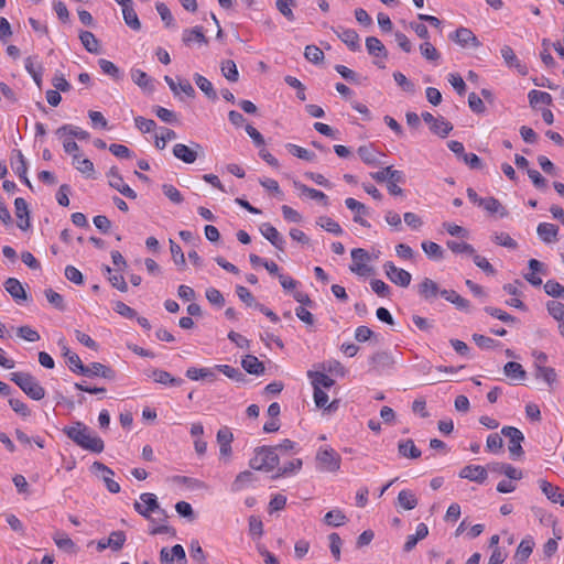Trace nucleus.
<instances>
[{
    "label": "nucleus",
    "instance_id": "19",
    "mask_svg": "<svg viewBox=\"0 0 564 564\" xmlns=\"http://www.w3.org/2000/svg\"><path fill=\"white\" fill-rule=\"evenodd\" d=\"M487 469L480 465H467L459 471V477L482 484L487 479Z\"/></svg>",
    "mask_w": 564,
    "mask_h": 564
},
{
    "label": "nucleus",
    "instance_id": "47",
    "mask_svg": "<svg viewBox=\"0 0 564 564\" xmlns=\"http://www.w3.org/2000/svg\"><path fill=\"white\" fill-rule=\"evenodd\" d=\"M98 65L104 74L110 76L115 80H120L123 77V73L119 69L118 66H116L112 62L100 58L98 61Z\"/></svg>",
    "mask_w": 564,
    "mask_h": 564
},
{
    "label": "nucleus",
    "instance_id": "57",
    "mask_svg": "<svg viewBox=\"0 0 564 564\" xmlns=\"http://www.w3.org/2000/svg\"><path fill=\"white\" fill-rule=\"evenodd\" d=\"M316 224L335 236H340L344 232L340 225L328 216L319 217Z\"/></svg>",
    "mask_w": 564,
    "mask_h": 564
},
{
    "label": "nucleus",
    "instance_id": "41",
    "mask_svg": "<svg viewBox=\"0 0 564 564\" xmlns=\"http://www.w3.org/2000/svg\"><path fill=\"white\" fill-rule=\"evenodd\" d=\"M529 269L532 271L531 273H527L523 278L533 286H540L542 284V279L535 275V272H541L543 269V263L536 259L529 260Z\"/></svg>",
    "mask_w": 564,
    "mask_h": 564
},
{
    "label": "nucleus",
    "instance_id": "62",
    "mask_svg": "<svg viewBox=\"0 0 564 564\" xmlns=\"http://www.w3.org/2000/svg\"><path fill=\"white\" fill-rule=\"evenodd\" d=\"M491 240L496 245L502 246V247H506L509 249H517V247H518L517 241L513 238H511L510 235L507 232H495L491 236Z\"/></svg>",
    "mask_w": 564,
    "mask_h": 564
},
{
    "label": "nucleus",
    "instance_id": "32",
    "mask_svg": "<svg viewBox=\"0 0 564 564\" xmlns=\"http://www.w3.org/2000/svg\"><path fill=\"white\" fill-rule=\"evenodd\" d=\"M193 78H194V82L197 85V87L205 94V96L208 99H210L213 101L217 99V93L214 89V86L209 79H207L205 76H203L198 73H195Z\"/></svg>",
    "mask_w": 564,
    "mask_h": 564
},
{
    "label": "nucleus",
    "instance_id": "14",
    "mask_svg": "<svg viewBox=\"0 0 564 564\" xmlns=\"http://www.w3.org/2000/svg\"><path fill=\"white\" fill-rule=\"evenodd\" d=\"M77 373L86 377H101L108 380H115L116 378V371L101 362H91L88 366L83 364V370Z\"/></svg>",
    "mask_w": 564,
    "mask_h": 564
},
{
    "label": "nucleus",
    "instance_id": "50",
    "mask_svg": "<svg viewBox=\"0 0 564 564\" xmlns=\"http://www.w3.org/2000/svg\"><path fill=\"white\" fill-rule=\"evenodd\" d=\"M66 133L69 134L72 138H77L79 140H87L89 138V133L87 131L80 129L79 127H74L70 124H64L56 130V134L59 137Z\"/></svg>",
    "mask_w": 564,
    "mask_h": 564
},
{
    "label": "nucleus",
    "instance_id": "28",
    "mask_svg": "<svg viewBox=\"0 0 564 564\" xmlns=\"http://www.w3.org/2000/svg\"><path fill=\"white\" fill-rule=\"evenodd\" d=\"M398 453L400 456L411 459L420 458L422 455L421 451L415 446L414 442L410 438L399 442Z\"/></svg>",
    "mask_w": 564,
    "mask_h": 564
},
{
    "label": "nucleus",
    "instance_id": "46",
    "mask_svg": "<svg viewBox=\"0 0 564 564\" xmlns=\"http://www.w3.org/2000/svg\"><path fill=\"white\" fill-rule=\"evenodd\" d=\"M223 76L229 82L236 83L239 79V72L236 63L232 59H225L220 64Z\"/></svg>",
    "mask_w": 564,
    "mask_h": 564
},
{
    "label": "nucleus",
    "instance_id": "29",
    "mask_svg": "<svg viewBox=\"0 0 564 564\" xmlns=\"http://www.w3.org/2000/svg\"><path fill=\"white\" fill-rule=\"evenodd\" d=\"M6 291L15 300H26V292L22 286L21 282L15 278H9L4 282Z\"/></svg>",
    "mask_w": 564,
    "mask_h": 564
},
{
    "label": "nucleus",
    "instance_id": "27",
    "mask_svg": "<svg viewBox=\"0 0 564 564\" xmlns=\"http://www.w3.org/2000/svg\"><path fill=\"white\" fill-rule=\"evenodd\" d=\"M242 368L250 375L260 376L265 371V367L262 361H260L253 355H247L241 360Z\"/></svg>",
    "mask_w": 564,
    "mask_h": 564
},
{
    "label": "nucleus",
    "instance_id": "10",
    "mask_svg": "<svg viewBox=\"0 0 564 564\" xmlns=\"http://www.w3.org/2000/svg\"><path fill=\"white\" fill-rule=\"evenodd\" d=\"M449 39L462 47H474L478 48L481 46L478 37L473 31L465 26H459L453 33L449 34Z\"/></svg>",
    "mask_w": 564,
    "mask_h": 564
},
{
    "label": "nucleus",
    "instance_id": "7",
    "mask_svg": "<svg viewBox=\"0 0 564 564\" xmlns=\"http://www.w3.org/2000/svg\"><path fill=\"white\" fill-rule=\"evenodd\" d=\"M352 263L349 269L351 272L366 276L372 273L373 269L366 264L370 260L369 253L362 248H356L351 250Z\"/></svg>",
    "mask_w": 564,
    "mask_h": 564
},
{
    "label": "nucleus",
    "instance_id": "42",
    "mask_svg": "<svg viewBox=\"0 0 564 564\" xmlns=\"http://www.w3.org/2000/svg\"><path fill=\"white\" fill-rule=\"evenodd\" d=\"M369 362L375 369L386 368L393 364V358L388 351H377L370 356Z\"/></svg>",
    "mask_w": 564,
    "mask_h": 564
},
{
    "label": "nucleus",
    "instance_id": "16",
    "mask_svg": "<svg viewBox=\"0 0 564 564\" xmlns=\"http://www.w3.org/2000/svg\"><path fill=\"white\" fill-rule=\"evenodd\" d=\"M91 469L95 473H101L102 480L106 488L111 494H118L120 491V485L111 477L115 475L113 470L100 462H94Z\"/></svg>",
    "mask_w": 564,
    "mask_h": 564
},
{
    "label": "nucleus",
    "instance_id": "49",
    "mask_svg": "<svg viewBox=\"0 0 564 564\" xmlns=\"http://www.w3.org/2000/svg\"><path fill=\"white\" fill-rule=\"evenodd\" d=\"M303 466V462L301 458H294L291 462L286 463L283 467L279 468L276 474L273 476L274 479L283 477V476H290L293 474H296L299 470H301Z\"/></svg>",
    "mask_w": 564,
    "mask_h": 564
},
{
    "label": "nucleus",
    "instance_id": "53",
    "mask_svg": "<svg viewBox=\"0 0 564 564\" xmlns=\"http://www.w3.org/2000/svg\"><path fill=\"white\" fill-rule=\"evenodd\" d=\"M534 376L536 379H541L546 382L549 386H552L557 380V375L554 368L552 367H535Z\"/></svg>",
    "mask_w": 564,
    "mask_h": 564
},
{
    "label": "nucleus",
    "instance_id": "45",
    "mask_svg": "<svg viewBox=\"0 0 564 564\" xmlns=\"http://www.w3.org/2000/svg\"><path fill=\"white\" fill-rule=\"evenodd\" d=\"M323 521L328 527H340L347 522V517L340 509H334L325 514Z\"/></svg>",
    "mask_w": 564,
    "mask_h": 564
},
{
    "label": "nucleus",
    "instance_id": "23",
    "mask_svg": "<svg viewBox=\"0 0 564 564\" xmlns=\"http://www.w3.org/2000/svg\"><path fill=\"white\" fill-rule=\"evenodd\" d=\"M234 434L225 426L217 432V443L219 444L220 456H229L231 454V443Z\"/></svg>",
    "mask_w": 564,
    "mask_h": 564
},
{
    "label": "nucleus",
    "instance_id": "6",
    "mask_svg": "<svg viewBox=\"0 0 564 564\" xmlns=\"http://www.w3.org/2000/svg\"><path fill=\"white\" fill-rule=\"evenodd\" d=\"M501 434L509 438V452L512 458L521 457L524 452L521 446V443L524 440L523 433L513 426H503L501 429Z\"/></svg>",
    "mask_w": 564,
    "mask_h": 564
},
{
    "label": "nucleus",
    "instance_id": "12",
    "mask_svg": "<svg viewBox=\"0 0 564 564\" xmlns=\"http://www.w3.org/2000/svg\"><path fill=\"white\" fill-rule=\"evenodd\" d=\"M421 117L430 124L431 131L442 138H445L453 129L451 122L446 121L443 117L435 118L429 111L422 112Z\"/></svg>",
    "mask_w": 564,
    "mask_h": 564
},
{
    "label": "nucleus",
    "instance_id": "11",
    "mask_svg": "<svg viewBox=\"0 0 564 564\" xmlns=\"http://www.w3.org/2000/svg\"><path fill=\"white\" fill-rule=\"evenodd\" d=\"M416 291L420 297L427 303H433L437 296L442 295L443 292L440 285L430 278H424L416 285Z\"/></svg>",
    "mask_w": 564,
    "mask_h": 564
},
{
    "label": "nucleus",
    "instance_id": "48",
    "mask_svg": "<svg viewBox=\"0 0 564 564\" xmlns=\"http://www.w3.org/2000/svg\"><path fill=\"white\" fill-rule=\"evenodd\" d=\"M398 503L404 510H412L417 506V499L411 490H401L398 495Z\"/></svg>",
    "mask_w": 564,
    "mask_h": 564
},
{
    "label": "nucleus",
    "instance_id": "56",
    "mask_svg": "<svg viewBox=\"0 0 564 564\" xmlns=\"http://www.w3.org/2000/svg\"><path fill=\"white\" fill-rule=\"evenodd\" d=\"M131 78H132L133 83L137 84L142 89H147V88L152 89L153 88L152 78L145 72H143L139 68H133L131 70Z\"/></svg>",
    "mask_w": 564,
    "mask_h": 564
},
{
    "label": "nucleus",
    "instance_id": "30",
    "mask_svg": "<svg viewBox=\"0 0 564 564\" xmlns=\"http://www.w3.org/2000/svg\"><path fill=\"white\" fill-rule=\"evenodd\" d=\"M500 53H501V56H502L505 63L509 67H516L519 70V73L522 75L527 74L525 66L520 64L517 55L514 54L513 50L509 45H503L501 47Z\"/></svg>",
    "mask_w": 564,
    "mask_h": 564
},
{
    "label": "nucleus",
    "instance_id": "9",
    "mask_svg": "<svg viewBox=\"0 0 564 564\" xmlns=\"http://www.w3.org/2000/svg\"><path fill=\"white\" fill-rule=\"evenodd\" d=\"M383 269L388 279L395 285L401 288L410 285L412 276L406 270L395 267L392 261H387L383 264Z\"/></svg>",
    "mask_w": 564,
    "mask_h": 564
},
{
    "label": "nucleus",
    "instance_id": "61",
    "mask_svg": "<svg viewBox=\"0 0 564 564\" xmlns=\"http://www.w3.org/2000/svg\"><path fill=\"white\" fill-rule=\"evenodd\" d=\"M446 246L452 252H454L456 254L466 253L468 256H474L476 252L475 248L467 242H458V241H454V240H448L446 242Z\"/></svg>",
    "mask_w": 564,
    "mask_h": 564
},
{
    "label": "nucleus",
    "instance_id": "58",
    "mask_svg": "<svg viewBox=\"0 0 564 564\" xmlns=\"http://www.w3.org/2000/svg\"><path fill=\"white\" fill-rule=\"evenodd\" d=\"M420 52L421 55L429 62H438L441 58V53L430 41H424L420 44Z\"/></svg>",
    "mask_w": 564,
    "mask_h": 564
},
{
    "label": "nucleus",
    "instance_id": "4",
    "mask_svg": "<svg viewBox=\"0 0 564 564\" xmlns=\"http://www.w3.org/2000/svg\"><path fill=\"white\" fill-rule=\"evenodd\" d=\"M280 459L275 448L260 446L254 449V456L249 460V466L254 470L271 471L279 466Z\"/></svg>",
    "mask_w": 564,
    "mask_h": 564
},
{
    "label": "nucleus",
    "instance_id": "59",
    "mask_svg": "<svg viewBox=\"0 0 564 564\" xmlns=\"http://www.w3.org/2000/svg\"><path fill=\"white\" fill-rule=\"evenodd\" d=\"M422 249L425 254L434 260H441L444 258V250L440 245L433 241H423Z\"/></svg>",
    "mask_w": 564,
    "mask_h": 564
},
{
    "label": "nucleus",
    "instance_id": "38",
    "mask_svg": "<svg viewBox=\"0 0 564 564\" xmlns=\"http://www.w3.org/2000/svg\"><path fill=\"white\" fill-rule=\"evenodd\" d=\"M254 481V475L250 470L239 473L231 484V491L238 492Z\"/></svg>",
    "mask_w": 564,
    "mask_h": 564
},
{
    "label": "nucleus",
    "instance_id": "52",
    "mask_svg": "<svg viewBox=\"0 0 564 564\" xmlns=\"http://www.w3.org/2000/svg\"><path fill=\"white\" fill-rule=\"evenodd\" d=\"M529 102L531 107H536L538 104H544L546 106L552 105V96L549 93L541 90H531L528 94Z\"/></svg>",
    "mask_w": 564,
    "mask_h": 564
},
{
    "label": "nucleus",
    "instance_id": "26",
    "mask_svg": "<svg viewBox=\"0 0 564 564\" xmlns=\"http://www.w3.org/2000/svg\"><path fill=\"white\" fill-rule=\"evenodd\" d=\"M185 376L189 380H208V381H215L216 380V373L214 368H196V367H189Z\"/></svg>",
    "mask_w": 564,
    "mask_h": 564
},
{
    "label": "nucleus",
    "instance_id": "1",
    "mask_svg": "<svg viewBox=\"0 0 564 564\" xmlns=\"http://www.w3.org/2000/svg\"><path fill=\"white\" fill-rule=\"evenodd\" d=\"M63 432L76 445L91 453H101L105 448L104 441L90 427L79 421L72 426H65Z\"/></svg>",
    "mask_w": 564,
    "mask_h": 564
},
{
    "label": "nucleus",
    "instance_id": "43",
    "mask_svg": "<svg viewBox=\"0 0 564 564\" xmlns=\"http://www.w3.org/2000/svg\"><path fill=\"white\" fill-rule=\"evenodd\" d=\"M17 165L14 166V171L18 174L19 178L32 189V184L30 180L28 178V165L24 155L20 150H17Z\"/></svg>",
    "mask_w": 564,
    "mask_h": 564
},
{
    "label": "nucleus",
    "instance_id": "36",
    "mask_svg": "<svg viewBox=\"0 0 564 564\" xmlns=\"http://www.w3.org/2000/svg\"><path fill=\"white\" fill-rule=\"evenodd\" d=\"M366 47L370 55L377 57L382 56L384 58L388 56L387 48L384 47L382 42L376 36H368L366 39Z\"/></svg>",
    "mask_w": 564,
    "mask_h": 564
},
{
    "label": "nucleus",
    "instance_id": "18",
    "mask_svg": "<svg viewBox=\"0 0 564 564\" xmlns=\"http://www.w3.org/2000/svg\"><path fill=\"white\" fill-rule=\"evenodd\" d=\"M14 208L18 218L17 226L21 230H26L30 227V212L26 200L22 197L15 198Z\"/></svg>",
    "mask_w": 564,
    "mask_h": 564
},
{
    "label": "nucleus",
    "instance_id": "3",
    "mask_svg": "<svg viewBox=\"0 0 564 564\" xmlns=\"http://www.w3.org/2000/svg\"><path fill=\"white\" fill-rule=\"evenodd\" d=\"M10 380L13 381L32 400L40 401L45 397V389L30 372H12L10 375Z\"/></svg>",
    "mask_w": 564,
    "mask_h": 564
},
{
    "label": "nucleus",
    "instance_id": "22",
    "mask_svg": "<svg viewBox=\"0 0 564 564\" xmlns=\"http://www.w3.org/2000/svg\"><path fill=\"white\" fill-rule=\"evenodd\" d=\"M149 377H151L154 382L163 386L180 387L184 382L182 378L173 377L170 372L162 369H153Z\"/></svg>",
    "mask_w": 564,
    "mask_h": 564
},
{
    "label": "nucleus",
    "instance_id": "2",
    "mask_svg": "<svg viewBox=\"0 0 564 564\" xmlns=\"http://www.w3.org/2000/svg\"><path fill=\"white\" fill-rule=\"evenodd\" d=\"M140 500L135 501L133 507L134 510L145 519L150 520L152 523L156 521L164 522L167 518V514L164 509H161L158 502V498L154 494L144 492L140 495Z\"/></svg>",
    "mask_w": 564,
    "mask_h": 564
},
{
    "label": "nucleus",
    "instance_id": "54",
    "mask_svg": "<svg viewBox=\"0 0 564 564\" xmlns=\"http://www.w3.org/2000/svg\"><path fill=\"white\" fill-rule=\"evenodd\" d=\"M214 369L218 370L229 379L235 380L237 382L246 381V376L238 368H234L229 365H216Z\"/></svg>",
    "mask_w": 564,
    "mask_h": 564
},
{
    "label": "nucleus",
    "instance_id": "39",
    "mask_svg": "<svg viewBox=\"0 0 564 564\" xmlns=\"http://www.w3.org/2000/svg\"><path fill=\"white\" fill-rule=\"evenodd\" d=\"M53 540L58 549L69 553L76 552L75 543L65 532L56 531L53 535Z\"/></svg>",
    "mask_w": 564,
    "mask_h": 564
},
{
    "label": "nucleus",
    "instance_id": "20",
    "mask_svg": "<svg viewBox=\"0 0 564 564\" xmlns=\"http://www.w3.org/2000/svg\"><path fill=\"white\" fill-rule=\"evenodd\" d=\"M539 486L550 501L553 503H560L564 507V492L561 491L558 486H555L545 479H540Z\"/></svg>",
    "mask_w": 564,
    "mask_h": 564
},
{
    "label": "nucleus",
    "instance_id": "34",
    "mask_svg": "<svg viewBox=\"0 0 564 564\" xmlns=\"http://www.w3.org/2000/svg\"><path fill=\"white\" fill-rule=\"evenodd\" d=\"M79 39L84 47L94 54H98L100 52V43L99 40L95 36L94 33L89 31H82L79 33Z\"/></svg>",
    "mask_w": 564,
    "mask_h": 564
},
{
    "label": "nucleus",
    "instance_id": "33",
    "mask_svg": "<svg viewBox=\"0 0 564 564\" xmlns=\"http://www.w3.org/2000/svg\"><path fill=\"white\" fill-rule=\"evenodd\" d=\"M307 376L308 378L312 379V384H313V388L316 389H322V388H325V389H329L332 388L334 384H335V380L332 379L330 377H328L327 375H325L324 372H321V371H312L310 370L307 372Z\"/></svg>",
    "mask_w": 564,
    "mask_h": 564
},
{
    "label": "nucleus",
    "instance_id": "60",
    "mask_svg": "<svg viewBox=\"0 0 564 564\" xmlns=\"http://www.w3.org/2000/svg\"><path fill=\"white\" fill-rule=\"evenodd\" d=\"M122 14H123V20L128 26H130L132 30H135V31L141 29V23L139 21V18H138L132 4H130L126 8H122Z\"/></svg>",
    "mask_w": 564,
    "mask_h": 564
},
{
    "label": "nucleus",
    "instance_id": "35",
    "mask_svg": "<svg viewBox=\"0 0 564 564\" xmlns=\"http://www.w3.org/2000/svg\"><path fill=\"white\" fill-rule=\"evenodd\" d=\"M480 207H482L489 214H499L500 217L508 216L507 209L495 197L484 198V200L480 202Z\"/></svg>",
    "mask_w": 564,
    "mask_h": 564
},
{
    "label": "nucleus",
    "instance_id": "13",
    "mask_svg": "<svg viewBox=\"0 0 564 564\" xmlns=\"http://www.w3.org/2000/svg\"><path fill=\"white\" fill-rule=\"evenodd\" d=\"M107 176L109 178V185L117 189L119 193H121L123 196L130 199L137 198V193L124 183L121 174L116 167H111L109 172L107 173Z\"/></svg>",
    "mask_w": 564,
    "mask_h": 564
},
{
    "label": "nucleus",
    "instance_id": "51",
    "mask_svg": "<svg viewBox=\"0 0 564 564\" xmlns=\"http://www.w3.org/2000/svg\"><path fill=\"white\" fill-rule=\"evenodd\" d=\"M285 148L288 149V151L292 155H294V156H296V158H299L301 160H304V161H307V162H313L316 159V155H315L314 152L308 151L307 149L302 148V147H300L297 144L288 143L285 145Z\"/></svg>",
    "mask_w": 564,
    "mask_h": 564
},
{
    "label": "nucleus",
    "instance_id": "25",
    "mask_svg": "<svg viewBox=\"0 0 564 564\" xmlns=\"http://www.w3.org/2000/svg\"><path fill=\"white\" fill-rule=\"evenodd\" d=\"M539 238L545 243H552L557 240L558 227L551 223H541L536 228Z\"/></svg>",
    "mask_w": 564,
    "mask_h": 564
},
{
    "label": "nucleus",
    "instance_id": "17",
    "mask_svg": "<svg viewBox=\"0 0 564 564\" xmlns=\"http://www.w3.org/2000/svg\"><path fill=\"white\" fill-rule=\"evenodd\" d=\"M333 32L348 46L352 52L360 50V39L358 33L352 29L341 26L332 28Z\"/></svg>",
    "mask_w": 564,
    "mask_h": 564
},
{
    "label": "nucleus",
    "instance_id": "31",
    "mask_svg": "<svg viewBox=\"0 0 564 564\" xmlns=\"http://www.w3.org/2000/svg\"><path fill=\"white\" fill-rule=\"evenodd\" d=\"M182 40L185 45H191L192 42H197L199 44H207V39L204 34L202 26H195L193 29L184 30Z\"/></svg>",
    "mask_w": 564,
    "mask_h": 564
},
{
    "label": "nucleus",
    "instance_id": "15",
    "mask_svg": "<svg viewBox=\"0 0 564 564\" xmlns=\"http://www.w3.org/2000/svg\"><path fill=\"white\" fill-rule=\"evenodd\" d=\"M260 232L262 236L271 242V245L279 250L280 252H284L285 250V239L278 231V229L272 226L270 223H263L260 226Z\"/></svg>",
    "mask_w": 564,
    "mask_h": 564
},
{
    "label": "nucleus",
    "instance_id": "63",
    "mask_svg": "<svg viewBox=\"0 0 564 564\" xmlns=\"http://www.w3.org/2000/svg\"><path fill=\"white\" fill-rule=\"evenodd\" d=\"M549 314L560 323L564 322V304L558 301H549L546 303Z\"/></svg>",
    "mask_w": 564,
    "mask_h": 564
},
{
    "label": "nucleus",
    "instance_id": "44",
    "mask_svg": "<svg viewBox=\"0 0 564 564\" xmlns=\"http://www.w3.org/2000/svg\"><path fill=\"white\" fill-rule=\"evenodd\" d=\"M503 372L507 377L513 380H523L527 377V372L523 367L516 361H509L503 367Z\"/></svg>",
    "mask_w": 564,
    "mask_h": 564
},
{
    "label": "nucleus",
    "instance_id": "21",
    "mask_svg": "<svg viewBox=\"0 0 564 564\" xmlns=\"http://www.w3.org/2000/svg\"><path fill=\"white\" fill-rule=\"evenodd\" d=\"M345 205L348 209H350L351 212H355V216H354L355 223H357L360 226L366 227V228L370 227V224L365 218H362V215L368 214V209L362 203L358 202L357 199H355L352 197H348L345 199Z\"/></svg>",
    "mask_w": 564,
    "mask_h": 564
},
{
    "label": "nucleus",
    "instance_id": "55",
    "mask_svg": "<svg viewBox=\"0 0 564 564\" xmlns=\"http://www.w3.org/2000/svg\"><path fill=\"white\" fill-rule=\"evenodd\" d=\"M357 153L364 163L368 165L378 164V153L371 145L359 147Z\"/></svg>",
    "mask_w": 564,
    "mask_h": 564
},
{
    "label": "nucleus",
    "instance_id": "64",
    "mask_svg": "<svg viewBox=\"0 0 564 564\" xmlns=\"http://www.w3.org/2000/svg\"><path fill=\"white\" fill-rule=\"evenodd\" d=\"M544 291L552 297L564 299V286L555 280H547L544 284Z\"/></svg>",
    "mask_w": 564,
    "mask_h": 564
},
{
    "label": "nucleus",
    "instance_id": "37",
    "mask_svg": "<svg viewBox=\"0 0 564 564\" xmlns=\"http://www.w3.org/2000/svg\"><path fill=\"white\" fill-rule=\"evenodd\" d=\"M533 546L532 539H523L517 547L514 560L519 563H525L533 551Z\"/></svg>",
    "mask_w": 564,
    "mask_h": 564
},
{
    "label": "nucleus",
    "instance_id": "24",
    "mask_svg": "<svg viewBox=\"0 0 564 564\" xmlns=\"http://www.w3.org/2000/svg\"><path fill=\"white\" fill-rule=\"evenodd\" d=\"M58 345L62 349V354L63 356L66 358L67 360V365L69 367V369L77 373L79 370H83V361L82 359L79 358V356L75 352H73L68 346L66 345V343L64 341V339H59L58 340Z\"/></svg>",
    "mask_w": 564,
    "mask_h": 564
},
{
    "label": "nucleus",
    "instance_id": "40",
    "mask_svg": "<svg viewBox=\"0 0 564 564\" xmlns=\"http://www.w3.org/2000/svg\"><path fill=\"white\" fill-rule=\"evenodd\" d=\"M294 186L310 198L322 202L324 206L328 205V197L323 192L308 187L297 181H294Z\"/></svg>",
    "mask_w": 564,
    "mask_h": 564
},
{
    "label": "nucleus",
    "instance_id": "5",
    "mask_svg": "<svg viewBox=\"0 0 564 564\" xmlns=\"http://www.w3.org/2000/svg\"><path fill=\"white\" fill-rule=\"evenodd\" d=\"M341 458L333 448H319L316 454V468L321 471L335 473L340 468Z\"/></svg>",
    "mask_w": 564,
    "mask_h": 564
},
{
    "label": "nucleus",
    "instance_id": "8",
    "mask_svg": "<svg viewBox=\"0 0 564 564\" xmlns=\"http://www.w3.org/2000/svg\"><path fill=\"white\" fill-rule=\"evenodd\" d=\"M199 151H203V147L197 142H191V147L183 143H176L173 147L174 156L187 164H192L196 161Z\"/></svg>",
    "mask_w": 564,
    "mask_h": 564
}]
</instances>
